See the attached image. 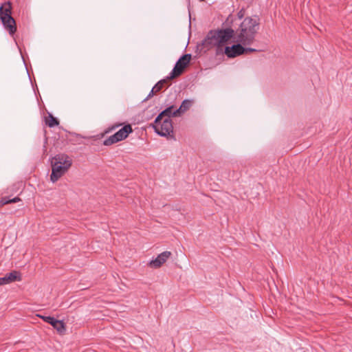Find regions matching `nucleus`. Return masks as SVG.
Instances as JSON below:
<instances>
[{"mask_svg":"<svg viewBox=\"0 0 352 352\" xmlns=\"http://www.w3.org/2000/svg\"><path fill=\"white\" fill-rule=\"evenodd\" d=\"M5 284H10L15 281L21 280V273L18 271L13 270L10 273L6 274L3 277Z\"/></svg>","mask_w":352,"mask_h":352,"instance_id":"nucleus-13","label":"nucleus"},{"mask_svg":"<svg viewBox=\"0 0 352 352\" xmlns=\"http://www.w3.org/2000/svg\"><path fill=\"white\" fill-rule=\"evenodd\" d=\"M173 78H168V76H167L166 78L160 80V81H158L155 85V86L153 87L154 89L155 90V92L160 91L162 89V88L164 87H165L166 85H167V87H168L169 85H167L168 81L170 80H173Z\"/></svg>","mask_w":352,"mask_h":352,"instance_id":"nucleus-16","label":"nucleus"},{"mask_svg":"<svg viewBox=\"0 0 352 352\" xmlns=\"http://www.w3.org/2000/svg\"><path fill=\"white\" fill-rule=\"evenodd\" d=\"M157 92H155V90L154 89V87H153V89H151V92L149 93V94L148 95L147 98H146V100L148 99L149 98H151L154 94H157Z\"/></svg>","mask_w":352,"mask_h":352,"instance_id":"nucleus-23","label":"nucleus"},{"mask_svg":"<svg viewBox=\"0 0 352 352\" xmlns=\"http://www.w3.org/2000/svg\"><path fill=\"white\" fill-rule=\"evenodd\" d=\"M122 123H117V124H115L113 125H112L111 126L107 128L105 131H104V133H108L111 131H112L113 130L116 129V128L122 126Z\"/></svg>","mask_w":352,"mask_h":352,"instance_id":"nucleus-19","label":"nucleus"},{"mask_svg":"<svg viewBox=\"0 0 352 352\" xmlns=\"http://www.w3.org/2000/svg\"><path fill=\"white\" fill-rule=\"evenodd\" d=\"M53 163L70 168L72 160L65 153H58L51 158V164Z\"/></svg>","mask_w":352,"mask_h":352,"instance_id":"nucleus-6","label":"nucleus"},{"mask_svg":"<svg viewBox=\"0 0 352 352\" xmlns=\"http://www.w3.org/2000/svg\"><path fill=\"white\" fill-rule=\"evenodd\" d=\"M3 28L8 32L10 36H13L16 30V23L15 19L12 16L0 18Z\"/></svg>","mask_w":352,"mask_h":352,"instance_id":"nucleus-7","label":"nucleus"},{"mask_svg":"<svg viewBox=\"0 0 352 352\" xmlns=\"http://www.w3.org/2000/svg\"><path fill=\"white\" fill-rule=\"evenodd\" d=\"M120 142L119 140L118 139L117 136L116 135V134L114 133L113 135H111L110 137H109L108 138H107L104 142H103V144L104 146H111L113 144H116L117 142Z\"/></svg>","mask_w":352,"mask_h":352,"instance_id":"nucleus-18","label":"nucleus"},{"mask_svg":"<svg viewBox=\"0 0 352 352\" xmlns=\"http://www.w3.org/2000/svg\"><path fill=\"white\" fill-rule=\"evenodd\" d=\"M235 32L232 28L210 30L205 38L197 43L196 52L205 54L213 47H216V55L225 54L228 58H233L243 54L244 47L241 43L236 42L232 46H226L234 38Z\"/></svg>","mask_w":352,"mask_h":352,"instance_id":"nucleus-1","label":"nucleus"},{"mask_svg":"<svg viewBox=\"0 0 352 352\" xmlns=\"http://www.w3.org/2000/svg\"><path fill=\"white\" fill-rule=\"evenodd\" d=\"M258 52V50L254 48H252V47H244L243 54H247L248 52Z\"/></svg>","mask_w":352,"mask_h":352,"instance_id":"nucleus-20","label":"nucleus"},{"mask_svg":"<svg viewBox=\"0 0 352 352\" xmlns=\"http://www.w3.org/2000/svg\"><path fill=\"white\" fill-rule=\"evenodd\" d=\"M175 109L174 105H171L167 108H166L164 110L161 111L158 116L155 119V123L157 124L160 122L161 120H162L165 117L170 118L171 117H176L173 113L174 111H173Z\"/></svg>","mask_w":352,"mask_h":352,"instance_id":"nucleus-12","label":"nucleus"},{"mask_svg":"<svg viewBox=\"0 0 352 352\" xmlns=\"http://www.w3.org/2000/svg\"><path fill=\"white\" fill-rule=\"evenodd\" d=\"M133 130L132 126L130 124H124L122 128L118 131L115 134L117 136L119 141L125 140L130 133H133Z\"/></svg>","mask_w":352,"mask_h":352,"instance_id":"nucleus-11","label":"nucleus"},{"mask_svg":"<svg viewBox=\"0 0 352 352\" xmlns=\"http://www.w3.org/2000/svg\"><path fill=\"white\" fill-rule=\"evenodd\" d=\"M193 104H194L193 100L186 99V100H183L180 107L174 111L173 114L175 116H179V117L181 116L183 113H184L188 110H189Z\"/></svg>","mask_w":352,"mask_h":352,"instance_id":"nucleus-10","label":"nucleus"},{"mask_svg":"<svg viewBox=\"0 0 352 352\" xmlns=\"http://www.w3.org/2000/svg\"><path fill=\"white\" fill-rule=\"evenodd\" d=\"M172 255L170 251H164L160 254L156 258L149 263L151 267L157 269L160 267Z\"/></svg>","mask_w":352,"mask_h":352,"instance_id":"nucleus-8","label":"nucleus"},{"mask_svg":"<svg viewBox=\"0 0 352 352\" xmlns=\"http://www.w3.org/2000/svg\"><path fill=\"white\" fill-rule=\"evenodd\" d=\"M47 323L52 325L60 334H64L66 331V325L63 320H59L50 316Z\"/></svg>","mask_w":352,"mask_h":352,"instance_id":"nucleus-9","label":"nucleus"},{"mask_svg":"<svg viewBox=\"0 0 352 352\" xmlns=\"http://www.w3.org/2000/svg\"><path fill=\"white\" fill-rule=\"evenodd\" d=\"M51 167L52 173L50 175V180L53 183L56 182L69 169V168L54 163L51 164Z\"/></svg>","mask_w":352,"mask_h":352,"instance_id":"nucleus-5","label":"nucleus"},{"mask_svg":"<svg viewBox=\"0 0 352 352\" xmlns=\"http://www.w3.org/2000/svg\"><path fill=\"white\" fill-rule=\"evenodd\" d=\"M230 21L231 23L233 21V17L232 15H229V16L227 18L226 22L228 23Z\"/></svg>","mask_w":352,"mask_h":352,"instance_id":"nucleus-24","label":"nucleus"},{"mask_svg":"<svg viewBox=\"0 0 352 352\" xmlns=\"http://www.w3.org/2000/svg\"><path fill=\"white\" fill-rule=\"evenodd\" d=\"M190 60V54H185L182 55L176 62L175 67L168 76V78H176L180 76L184 73L186 68L189 65Z\"/></svg>","mask_w":352,"mask_h":352,"instance_id":"nucleus-4","label":"nucleus"},{"mask_svg":"<svg viewBox=\"0 0 352 352\" xmlns=\"http://www.w3.org/2000/svg\"><path fill=\"white\" fill-rule=\"evenodd\" d=\"M155 133L162 137L174 138L173 121L169 118H165L160 122L151 124Z\"/></svg>","mask_w":352,"mask_h":352,"instance_id":"nucleus-3","label":"nucleus"},{"mask_svg":"<svg viewBox=\"0 0 352 352\" xmlns=\"http://www.w3.org/2000/svg\"><path fill=\"white\" fill-rule=\"evenodd\" d=\"M37 316L43 319V320L45 321V322H48V319H50V316H45L40 314H38Z\"/></svg>","mask_w":352,"mask_h":352,"instance_id":"nucleus-22","label":"nucleus"},{"mask_svg":"<svg viewBox=\"0 0 352 352\" xmlns=\"http://www.w3.org/2000/svg\"><path fill=\"white\" fill-rule=\"evenodd\" d=\"M20 201L21 199L19 197H14L13 199H10L8 197H4L0 200V207L6 204L16 203Z\"/></svg>","mask_w":352,"mask_h":352,"instance_id":"nucleus-17","label":"nucleus"},{"mask_svg":"<svg viewBox=\"0 0 352 352\" xmlns=\"http://www.w3.org/2000/svg\"><path fill=\"white\" fill-rule=\"evenodd\" d=\"M45 123L49 127L52 128L59 124V120L52 113H48V116L45 117Z\"/></svg>","mask_w":352,"mask_h":352,"instance_id":"nucleus-15","label":"nucleus"},{"mask_svg":"<svg viewBox=\"0 0 352 352\" xmlns=\"http://www.w3.org/2000/svg\"><path fill=\"white\" fill-rule=\"evenodd\" d=\"M12 6L10 1H6L0 7V18L12 16Z\"/></svg>","mask_w":352,"mask_h":352,"instance_id":"nucleus-14","label":"nucleus"},{"mask_svg":"<svg viewBox=\"0 0 352 352\" xmlns=\"http://www.w3.org/2000/svg\"><path fill=\"white\" fill-rule=\"evenodd\" d=\"M245 15V10L243 9H241L239 12L237 13V16L239 19H241L243 18Z\"/></svg>","mask_w":352,"mask_h":352,"instance_id":"nucleus-21","label":"nucleus"},{"mask_svg":"<svg viewBox=\"0 0 352 352\" xmlns=\"http://www.w3.org/2000/svg\"><path fill=\"white\" fill-rule=\"evenodd\" d=\"M254 17L248 16L244 19L240 25L236 41H233L234 42L241 43L244 46L253 43L260 24L258 16H254Z\"/></svg>","mask_w":352,"mask_h":352,"instance_id":"nucleus-2","label":"nucleus"},{"mask_svg":"<svg viewBox=\"0 0 352 352\" xmlns=\"http://www.w3.org/2000/svg\"><path fill=\"white\" fill-rule=\"evenodd\" d=\"M4 280L3 277L0 278V285H6Z\"/></svg>","mask_w":352,"mask_h":352,"instance_id":"nucleus-25","label":"nucleus"}]
</instances>
